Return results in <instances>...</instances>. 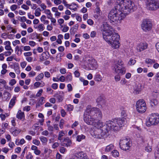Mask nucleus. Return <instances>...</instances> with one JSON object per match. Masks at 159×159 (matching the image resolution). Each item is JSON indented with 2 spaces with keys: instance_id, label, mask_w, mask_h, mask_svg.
<instances>
[{
  "instance_id": "obj_1",
  "label": "nucleus",
  "mask_w": 159,
  "mask_h": 159,
  "mask_svg": "<svg viewBox=\"0 0 159 159\" xmlns=\"http://www.w3.org/2000/svg\"><path fill=\"white\" fill-rule=\"evenodd\" d=\"M115 8L109 12L108 18L111 21L120 23L129 13L137 9V7L130 0H117Z\"/></svg>"
},
{
  "instance_id": "obj_2",
  "label": "nucleus",
  "mask_w": 159,
  "mask_h": 159,
  "mask_svg": "<svg viewBox=\"0 0 159 159\" xmlns=\"http://www.w3.org/2000/svg\"><path fill=\"white\" fill-rule=\"evenodd\" d=\"M102 116V112L99 109L88 105L84 112V120L88 125L95 127L98 125L99 121H98L97 120L101 118Z\"/></svg>"
},
{
  "instance_id": "obj_3",
  "label": "nucleus",
  "mask_w": 159,
  "mask_h": 159,
  "mask_svg": "<svg viewBox=\"0 0 159 159\" xmlns=\"http://www.w3.org/2000/svg\"><path fill=\"white\" fill-rule=\"evenodd\" d=\"M125 123V119L124 118H115L107 121L104 125L108 132L111 130H119Z\"/></svg>"
},
{
  "instance_id": "obj_4",
  "label": "nucleus",
  "mask_w": 159,
  "mask_h": 159,
  "mask_svg": "<svg viewBox=\"0 0 159 159\" xmlns=\"http://www.w3.org/2000/svg\"><path fill=\"white\" fill-rule=\"evenodd\" d=\"M119 38L120 36L117 33L113 32L103 39L112 48L116 49L120 46Z\"/></svg>"
},
{
  "instance_id": "obj_5",
  "label": "nucleus",
  "mask_w": 159,
  "mask_h": 159,
  "mask_svg": "<svg viewBox=\"0 0 159 159\" xmlns=\"http://www.w3.org/2000/svg\"><path fill=\"white\" fill-rule=\"evenodd\" d=\"M95 129L92 134V135L98 139H101L108 133L104 126V123L102 121L98 122V125L95 126Z\"/></svg>"
},
{
  "instance_id": "obj_6",
  "label": "nucleus",
  "mask_w": 159,
  "mask_h": 159,
  "mask_svg": "<svg viewBox=\"0 0 159 159\" xmlns=\"http://www.w3.org/2000/svg\"><path fill=\"white\" fill-rule=\"evenodd\" d=\"M124 63L121 60L115 61L112 66V70L119 75H124L126 72V69L124 66Z\"/></svg>"
},
{
  "instance_id": "obj_7",
  "label": "nucleus",
  "mask_w": 159,
  "mask_h": 159,
  "mask_svg": "<svg viewBox=\"0 0 159 159\" xmlns=\"http://www.w3.org/2000/svg\"><path fill=\"white\" fill-rule=\"evenodd\" d=\"M100 30L102 32L103 38L107 35L111 34L113 32V28L107 22L102 23Z\"/></svg>"
},
{
  "instance_id": "obj_8",
  "label": "nucleus",
  "mask_w": 159,
  "mask_h": 159,
  "mask_svg": "<svg viewBox=\"0 0 159 159\" xmlns=\"http://www.w3.org/2000/svg\"><path fill=\"white\" fill-rule=\"evenodd\" d=\"M159 123V114L157 113H153L150 115L146 121V125L150 126L156 125Z\"/></svg>"
},
{
  "instance_id": "obj_9",
  "label": "nucleus",
  "mask_w": 159,
  "mask_h": 159,
  "mask_svg": "<svg viewBox=\"0 0 159 159\" xmlns=\"http://www.w3.org/2000/svg\"><path fill=\"white\" fill-rule=\"evenodd\" d=\"M132 142L130 139L126 138L120 139V148L126 151L128 150L132 145Z\"/></svg>"
},
{
  "instance_id": "obj_10",
  "label": "nucleus",
  "mask_w": 159,
  "mask_h": 159,
  "mask_svg": "<svg viewBox=\"0 0 159 159\" xmlns=\"http://www.w3.org/2000/svg\"><path fill=\"white\" fill-rule=\"evenodd\" d=\"M135 107L137 111L141 113L144 112L147 109L146 103L143 100H140L137 101Z\"/></svg>"
},
{
  "instance_id": "obj_11",
  "label": "nucleus",
  "mask_w": 159,
  "mask_h": 159,
  "mask_svg": "<svg viewBox=\"0 0 159 159\" xmlns=\"http://www.w3.org/2000/svg\"><path fill=\"white\" fill-rule=\"evenodd\" d=\"M146 6L149 10H155L159 8V0H148Z\"/></svg>"
},
{
  "instance_id": "obj_12",
  "label": "nucleus",
  "mask_w": 159,
  "mask_h": 159,
  "mask_svg": "<svg viewBox=\"0 0 159 159\" xmlns=\"http://www.w3.org/2000/svg\"><path fill=\"white\" fill-rule=\"evenodd\" d=\"M152 24L149 21H144L141 25V28L144 31L147 32L150 30L152 28Z\"/></svg>"
},
{
  "instance_id": "obj_13",
  "label": "nucleus",
  "mask_w": 159,
  "mask_h": 159,
  "mask_svg": "<svg viewBox=\"0 0 159 159\" xmlns=\"http://www.w3.org/2000/svg\"><path fill=\"white\" fill-rule=\"evenodd\" d=\"M88 63L89 67L90 70H95L98 67L97 62L96 60L93 58H90L88 59Z\"/></svg>"
},
{
  "instance_id": "obj_14",
  "label": "nucleus",
  "mask_w": 159,
  "mask_h": 159,
  "mask_svg": "<svg viewBox=\"0 0 159 159\" xmlns=\"http://www.w3.org/2000/svg\"><path fill=\"white\" fill-rule=\"evenodd\" d=\"M148 47V44L145 42H141L136 46V49L137 52H140L146 49Z\"/></svg>"
},
{
  "instance_id": "obj_15",
  "label": "nucleus",
  "mask_w": 159,
  "mask_h": 159,
  "mask_svg": "<svg viewBox=\"0 0 159 159\" xmlns=\"http://www.w3.org/2000/svg\"><path fill=\"white\" fill-rule=\"evenodd\" d=\"M64 94L63 91L59 92L55 94L54 97L57 98L59 102H61L64 99Z\"/></svg>"
},
{
  "instance_id": "obj_16",
  "label": "nucleus",
  "mask_w": 159,
  "mask_h": 159,
  "mask_svg": "<svg viewBox=\"0 0 159 159\" xmlns=\"http://www.w3.org/2000/svg\"><path fill=\"white\" fill-rule=\"evenodd\" d=\"M142 89V86L141 84H138L135 85L134 88V93L135 94H139Z\"/></svg>"
},
{
  "instance_id": "obj_17",
  "label": "nucleus",
  "mask_w": 159,
  "mask_h": 159,
  "mask_svg": "<svg viewBox=\"0 0 159 159\" xmlns=\"http://www.w3.org/2000/svg\"><path fill=\"white\" fill-rule=\"evenodd\" d=\"M4 44L5 45V49L7 51H13L11 46V43L9 41H6Z\"/></svg>"
},
{
  "instance_id": "obj_18",
  "label": "nucleus",
  "mask_w": 159,
  "mask_h": 159,
  "mask_svg": "<svg viewBox=\"0 0 159 159\" xmlns=\"http://www.w3.org/2000/svg\"><path fill=\"white\" fill-rule=\"evenodd\" d=\"M71 141L68 138H66L64 139L63 145L64 146L69 147L71 144Z\"/></svg>"
},
{
  "instance_id": "obj_19",
  "label": "nucleus",
  "mask_w": 159,
  "mask_h": 159,
  "mask_svg": "<svg viewBox=\"0 0 159 159\" xmlns=\"http://www.w3.org/2000/svg\"><path fill=\"white\" fill-rule=\"evenodd\" d=\"M74 156L75 157H76L77 158H80V159H83L86 156L82 152L76 153Z\"/></svg>"
},
{
  "instance_id": "obj_20",
  "label": "nucleus",
  "mask_w": 159,
  "mask_h": 159,
  "mask_svg": "<svg viewBox=\"0 0 159 159\" xmlns=\"http://www.w3.org/2000/svg\"><path fill=\"white\" fill-rule=\"evenodd\" d=\"M21 131V130L20 129L16 128L15 129H11V133L13 136H16L20 133Z\"/></svg>"
},
{
  "instance_id": "obj_21",
  "label": "nucleus",
  "mask_w": 159,
  "mask_h": 159,
  "mask_svg": "<svg viewBox=\"0 0 159 159\" xmlns=\"http://www.w3.org/2000/svg\"><path fill=\"white\" fill-rule=\"evenodd\" d=\"M16 117L20 120L22 119L25 117V115L24 112H22L21 110H19L16 114Z\"/></svg>"
},
{
  "instance_id": "obj_22",
  "label": "nucleus",
  "mask_w": 159,
  "mask_h": 159,
  "mask_svg": "<svg viewBox=\"0 0 159 159\" xmlns=\"http://www.w3.org/2000/svg\"><path fill=\"white\" fill-rule=\"evenodd\" d=\"M11 96V94L9 92L5 91L3 94L2 99L6 100L8 99H10Z\"/></svg>"
},
{
  "instance_id": "obj_23",
  "label": "nucleus",
  "mask_w": 159,
  "mask_h": 159,
  "mask_svg": "<svg viewBox=\"0 0 159 159\" xmlns=\"http://www.w3.org/2000/svg\"><path fill=\"white\" fill-rule=\"evenodd\" d=\"M78 6L75 3H72L71 4L69 5L68 8L71 10H73L74 11H76L78 8Z\"/></svg>"
},
{
  "instance_id": "obj_24",
  "label": "nucleus",
  "mask_w": 159,
  "mask_h": 159,
  "mask_svg": "<svg viewBox=\"0 0 159 159\" xmlns=\"http://www.w3.org/2000/svg\"><path fill=\"white\" fill-rule=\"evenodd\" d=\"M16 98L15 96L13 97L12 98L11 100L9 102V108H11L15 105L16 101Z\"/></svg>"
},
{
  "instance_id": "obj_25",
  "label": "nucleus",
  "mask_w": 159,
  "mask_h": 159,
  "mask_svg": "<svg viewBox=\"0 0 159 159\" xmlns=\"http://www.w3.org/2000/svg\"><path fill=\"white\" fill-rule=\"evenodd\" d=\"M35 29H37L39 31L41 32L43 31L45 29V27L44 24H39L38 25L35 26H34Z\"/></svg>"
},
{
  "instance_id": "obj_26",
  "label": "nucleus",
  "mask_w": 159,
  "mask_h": 159,
  "mask_svg": "<svg viewBox=\"0 0 159 159\" xmlns=\"http://www.w3.org/2000/svg\"><path fill=\"white\" fill-rule=\"evenodd\" d=\"M48 57L46 53L45 52H43L40 56V60L41 61H44L48 59Z\"/></svg>"
},
{
  "instance_id": "obj_27",
  "label": "nucleus",
  "mask_w": 159,
  "mask_h": 159,
  "mask_svg": "<svg viewBox=\"0 0 159 159\" xmlns=\"http://www.w3.org/2000/svg\"><path fill=\"white\" fill-rule=\"evenodd\" d=\"M150 103L152 107L157 106L158 103V100L156 99H152L150 100Z\"/></svg>"
},
{
  "instance_id": "obj_28",
  "label": "nucleus",
  "mask_w": 159,
  "mask_h": 159,
  "mask_svg": "<svg viewBox=\"0 0 159 159\" xmlns=\"http://www.w3.org/2000/svg\"><path fill=\"white\" fill-rule=\"evenodd\" d=\"M114 146L112 144H110L106 146L105 149V151L107 152H110L114 148Z\"/></svg>"
},
{
  "instance_id": "obj_29",
  "label": "nucleus",
  "mask_w": 159,
  "mask_h": 159,
  "mask_svg": "<svg viewBox=\"0 0 159 159\" xmlns=\"http://www.w3.org/2000/svg\"><path fill=\"white\" fill-rule=\"evenodd\" d=\"M41 10L39 8H38L35 10L34 14L36 17H39L41 14Z\"/></svg>"
},
{
  "instance_id": "obj_30",
  "label": "nucleus",
  "mask_w": 159,
  "mask_h": 159,
  "mask_svg": "<svg viewBox=\"0 0 159 159\" xmlns=\"http://www.w3.org/2000/svg\"><path fill=\"white\" fill-rule=\"evenodd\" d=\"M39 139L43 145H46L48 142V139L44 136H41L39 137Z\"/></svg>"
},
{
  "instance_id": "obj_31",
  "label": "nucleus",
  "mask_w": 159,
  "mask_h": 159,
  "mask_svg": "<svg viewBox=\"0 0 159 159\" xmlns=\"http://www.w3.org/2000/svg\"><path fill=\"white\" fill-rule=\"evenodd\" d=\"M102 76L99 74L96 75L95 76L94 80L96 81L99 82L102 80Z\"/></svg>"
},
{
  "instance_id": "obj_32",
  "label": "nucleus",
  "mask_w": 159,
  "mask_h": 159,
  "mask_svg": "<svg viewBox=\"0 0 159 159\" xmlns=\"http://www.w3.org/2000/svg\"><path fill=\"white\" fill-rule=\"evenodd\" d=\"M44 77V74L43 73L39 74L35 78L36 81H39L42 79Z\"/></svg>"
},
{
  "instance_id": "obj_33",
  "label": "nucleus",
  "mask_w": 159,
  "mask_h": 159,
  "mask_svg": "<svg viewBox=\"0 0 159 159\" xmlns=\"http://www.w3.org/2000/svg\"><path fill=\"white\" fill-rule=\"evenodd\" d=\"M145 62L148 64H152L155 63L156 62V61L154 59H152L148 58L146 59Z\"/></svg>"
},
{
  "instance_id": "obj_34",
  "label": "nucleus",
  "mask_w": 159,
  "mask_h": 159,
  "mask_svg": "<svg viewBox=\"0 0 159 159\" xmlns=\"http://www.w3.org/2000/svg\"><path fill=\"white\" fill-rule=\"evenodd\" d=\"M112 156L114 157H118L119 156V153L118 151L116 150H113L111 152Z\"/></svg>"
},
{
  "instance_id": "obj_35",
  "label": "nucleus",
  "mask_w": 159,
  "mask_h": 159,
  "mask_svg": "<svg viewBox=\"0 0 159 159\" xmlns=\"http://www.w3.org/2000/svg\"><path fill=\"white\" fill-rule=\"evenodd\" d=\"M85 138V136L83 134L78 135L76 137V140L78 142H80L82 140Z\"/></svg>"
},
{
  "instance_id": "obj_36",
  "label": "nucleus",
  "mask_w": 159,
  "mask_h": 159,
  "mask_svg": "<svg viewBox=\"0 0 159 159\" xmlns=\"http://www.w3.org/2000/svg\"><path fill=\"white\" fill-rule=\"evenodd\" d=\"M66 79L67 82L71 81L72 79L71 74L70 73H69L66 77Z\"/></svg>"
},
{
  "instance_id": "obj_37",
  "label": "nucleus",
  "mask_w": 159,
  "mask_h": 159,
  "mask_svg": "<svg viewBox=\"0 0 159 159\" xmlns=\"http://www.w3.org/2000/svg\"><path fill=\"white\" fill-rule=\"evenodd\" d=\"M38 116L39 118H41V119L40 120V122L41 125H42V123L44 121V116L42 114L39 113L38 114Z\"/></svg>"
},
{
  "instance_id": "obj_38",
  "label": "nucleus",
  "mask_w": 159,
  "mask_h": 159,
  "mask_svg": "<svg viewBox=\"0 0 159 159\" xmlns=\"http://www.w3.org/2000/svg\"><path fill=\"white\" fill-rule=\"evenodd\" d=\"M44 13L47 15L48 16L52 17V14L51 13L49 9H45L44 11Z\"/></svg>"
},
{
  "instance_id": "obj_39",
  "label": "nucleus",
  "mask_w": 159,
  "mask_h": 159,
  "mask_svg": "<svg viewBox=\"0 0 159 159\" xmlns=\"http://www.w3.org/2000/svg\"><path fill=\"white\" fill-rule=\"evenodd\" d=\"M36 72L33 70H32L28 74L30 77H33L36 75Z\"/></svg>"
},
{
  "instance_id": "obj_40",
  "label": "nucleus",
  "mask_w": 159,
  "mask_h": 159,
  "mask_svg": "<svg viewBox=\"0 0 159 159\" xmlns=\"http://www.w3.org/2000/svg\"><path fill=\"white\" fill-rule=\"evenodd\" d=\"M65 135V134L63 131H61L59 133V134L58 136V139L59 140H61V137Z\"/></svg>"
},
{
  "instance_id": "obj_41",
  "label": "nucleus",
  "mask_w": 159,
  "mask_h": 159,
  "mask_svg": "<svg viewBox=\"0 0 159 159\" xmlns=\"http://www.w3.org/2000/svg\"><path fill=\"white\" fill-rule=\"evenodd\" d=\"M157 152L155 153V156L156 159H159V154H158V152H159V142L157 146Z\"/></svg>"
},
{
  "instance_id": "obj_42",
  "label": "nucleus",
  "mask_w": 159,
  "mask_h": 159,
  "mask_svg": "<svg viewBox=\"0 0 159 159\" xmlns=\"http://www.w3.org/2000/svg\"><path fill=\"white\" fill-rule=\"evenodd\" d=\"M13 52V51H8L4 52L3 53L4 54V55L6 57H7L11 55Z\"/></svg>"
},
{
  "instance_id": "obj_43",
  "label": "nucleus",
  "mask_w": 159,
  "mask_h": 159,
  "mask_svg": "<svg viewBox=\"0 0 159 159\" xmlns=\"http://www.w3.org/2000/svg\"><path fill=\"white\" fill-rule=\"evenodd\" d=\"M18 6L16 4H13L10 6V8L12 11H15L17 8Z\"/></svg>"
},
{
  "instance_id": "obj_44",
  "label": "nucleus",
  "mask_w": 159,
  "mask_h": 159,
  "mask_svg": "<svg viewBox=\"0 0 159 159\" xmlns=\"http://www.w3.org/2000/svg\"><path fill=\"white\" fill-rule=\"evenodd\" d=\"M44 99V98L43 97H41L40 98V99L39 100V102L38 103V105L39 106H40L43 104Z\"/></svg>"
},
{
  "instance_id": "obj_45",
  "label": "nucleus",
  "mask_w": 159,
  "mask_h": 159,
  "mask_svg": "<svg viewBox=\"0 0 159 159\" xmlns=\"http://www.w3.org/2000/svg\"><path fill=\"white\" fill-rule=\"evenodd\" d=\"M31 9L32 10H35L37 8L38 6L36 4L32 3L30 5Z\"/></svg>"
},
{
  "instance_id": "obj_46",
  "label": "nucleus",
  "mask_w": 159,
  "mask_h": 159,
  "mask_svg": "<svg viewBox=\"0 0 159 159\" xmlns=\"http://www.w3.org/2000/svg\"><path fill=\"white\" fill-rule=\"evenodd\" d=\"M16 81L14 79H12L10 80L9 83V84L11 86H13L16 84Z\"/></svg>"
},
{
  "instance_id": "obj_47",
  "label": "nucleus",
  "mask_w": 159,
  "mask_h": 159,
  "mask_svg": "<svg viewBox=\"0 0 159 159\" xmlns=\"http://www.w3.org/2000/svg\"><path fill=\"white\" fill-rule=\"evenodd\" d=\"M74 109L73 106L70 104L68 105L67 106V109L69 111H72Z\"/></svg>"
},
{
  "instance_id": "obj_48",
  "label": "nucleus",
  "mask_w": 159,
  "mask_h": 159,
  "mask_svg": "<svg viewBox=\"0 0 159 159\" xmlns=\"http://www.w3.org/2000/svg\"><path fill=\"white\" fill-rule=\"evenodd\" d=\"M145 150L148 152H150L152 150V147L148 145L145 148Z\"/></svg>"
},
{
  "instance_id": "obj_49",
  "label": "nucleus",
  "mask_w": 159,
  "mask_h": 159,
  "mask_svg": "<svg viewBox=\"0 0 159 159\" xmlns=\"http://www.w3.org/2000/svg\"><path fill=\"white\" fill-rule=\"evenodd\" d=\"M20 41L18 40H15L12 42V44L14 46H15L17 44H20Z\"/></svg>"
},
{
  "instance_id": "obj_50",
  "label": "nucleus",
  "mask_w": 159,
  "mask_h": 159,
  "mask_svg": "<svg viewBox=\"0 0 159 159\" xmlns=\"http://www.w3.org/2000/svg\"><path fill=\"white\" fill-rule=\"evenodd\" d=\"M22 47H23V50L24 51H29L31 49L30 47L29 46H22Z\"/></svg>"
},
{
  "instance_id": "obj_51",
  "label": "nucleus",
  "mask_w": 159,
  "mask_h": 159,
  "mask_svg": "<svg viewBox=\"0 0 159 159\" xmlns=\"http://www.w3.org/2000/svg\"><path fill=\"white\" fill-rule=\"evenodd\" d=\"M136 62V61L134 59H130L129 60V64L130 65H134Z\"/></svg>"
},
{
  "instance_id": "obj_52",
  "label": "nucleus",
  "mask_w": 159,
  "mask_h": 159,
  "mask_svg": "<svg viewBox=\"0 0 159 159\" xmlns=\"http://www.w3.org/2000/svg\"><path fill=\"white\" fill-rule=\"evenodd\" d=\"M47 18H48L50 19L51 20V21L52 23L53 24L55 23H56V19L54 18H53L52 17H52H49V16H48Z\"/></svg>"
},
{
  "instance_id": "obj_53",
  "label": "nucleus",
  "mask_w": 159,
  "mask_h": 159,
  "mask_svg": "<svg viewBox=\"0 0 159 159\" xmlns=\"http://www.w3.org/2000/svg\"><path fill=\"white\" fill-rule=\"evenodd\" d=\"M21 8L25 10H28L29 9V7L26 4H23L21 6Z\"/></svg>"
},
{
  "instance_id": "obj_54",
  "label": "nucleus",
  "mask_w": 159,
  "mask_h": 159,
  "mask_svg": "<svg viewBox=\"0 0 159 159\" xmlns=\"http://www.w3.org/2000/svg\"><path fill=\"white\" fill-rule=\"evenodd\" d=\"M32 142L34 144L37 146L39 145L40 143V141L39 140L36 139H34L33 140Z\"/></svg>"
},
{
  "instance_id": "obj_55",
  "label": "nucleus",
  "mask_w": 159,
  "mask_h": 159,
  "mask_svg": "<svg viewBox=\"0 0 159 159\" xmlns=\"http://www.w3.org/2000/svg\"><path fill=\"white\" fill-rule=\"evenodd\" d=\"M19 21L21 22H25L26 20V18L25 16L20 17Z\"/></svg>"
},
{
  "instance_id": "obj_56",
  "label": "nucleus",
  "mask_w": 159,
  "mask_h": 159,
  "mask_svg": "<svg viewBox=\"0 0 159 159\" xmlns=\"http://www.w3.org/2000/svg\"><path fill=\"white\" fill-rule=\"evenodd\" d=\"M61 54L60 55V54H58L57 55L56 58V60L57 62H58L61 61Z\"/></svg>"
},
{
  "instance_id": "obj_57",
  "label": "nucleus",
  "mask_w": 159,
  "mask_h": 159,
  "mask_svg": "<svg viewBox=\"0 0 159 159\" xmlns=\"http://www.w3.org/2000/svg\"><path fill=\"white\" fill-rule=\"evenodd\" d=\"M28 44L31 46L34 47L35 46L36 43L33 41H30L29 42Z\"/></svg>"
},
{
  "instance_id": "obj_58",
  "label": "nucleus",
  "mask_w": 159,
  "mask_h": 159,
  "mask_svg": "<svg viewBox=\"0 0 159 159\" xmlns=\"http://www.w3.org/2000/svg\"><path fill=\"white\" fill-rule=\"evenodd\" d=\"M64 120L63 119H61L59 123V126L61 129H62L63 127V125L64 124Z\"/></svg>"
},
{
  "instance_id": "obj_59",
  "label": "nucleus",
  "mask_w": 159,
  "mask_h": 159,
  "mask_svg": "<svg viewBox=\"0 0 159 159\" xmlns=\"http://www.w3.org/2000/svg\"><path fill=\"white\" fill-rule=\"evenodd\" d=\"M24 55L25 57H30L32 55V53L31 52H25L24 53Z\"/></svg>"
},
{
  "instance_id": "obj_60",
  "label": "nucleus",
  "mask_w": 159,
  "mask_h": 159,
  "mask_svg": "<svg viewBox=\"0 0 159 159\" xmlns=\"http://www.w3.org/2000/svg\"><path fill=\"white\" fill-rule=\"evenodd\" d=\"M27 65V63L25 61L22 62L20 63V65L22 68H25Z\"/></svg>"
},
{
  "instance_id": "obj_61",
  "label": "nucleus",
  "mask_w": 159,
  "mask_h": 159,
  "mask_svg": "<svg viewBox=\"0 0 159 159\" xmlns=\"http://www.w3.org/2000/svg\"><path fill=\"white\" fill-rule=\"evenodd\" d=\"M8 146L10 148H12L15 146V144L13 142L11 141L8 143Z\"/></svg>"
},
{
  "instance_id": "obj_62",
  "label": "nucleus",
  "mask_w": 159,
  "mask_h": 159,
  "mask_svg": "<svg viewBox=\"0 0 159 159\" xmlns=\"http://www.w3.org/2000/svg\"><path fill=\"white\" fill-rule=\"evenodd\" d=\"M79 122L77 121H75L71 126V127L72 128H74V127H76L79 125Z\"/></svg>"
},
{
  "instance_id": "obj_63",
  "label": "nucleus",
  "mask_w": 159,
  "mask_h": 159,
  "mask_svg": "<svg viewBox=\"0 0 159 159\" xmlns=\"http://www.w3.org/2000/svg\"><path fill=\"white\" fill-rule=\"evenodd\" d=\"M59 143L57 142L54 143L52 145V147L53 148L55 149L57 148L59 146Z\"/></svg>"
},
{
  "instance_id": "obj_64",
  "label": "nucleus",
  "mask_w": 159,
  "mask_h": 159,
  "mask_svg": "<svg viewBox=\"0 0 159 159\" xmlns=\"http://www.w3.org/2000/svg\"><path fill=\"white\" fill-rule=\"evenodd\" d=\"M27 159H32L33 158V156L31 153H29L26 156Z\"/></svg>"
}]
</instances>
